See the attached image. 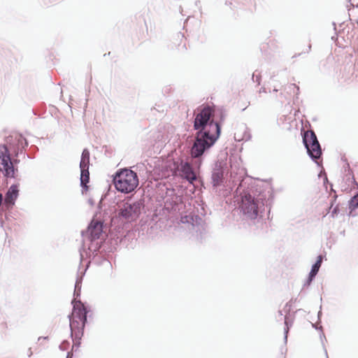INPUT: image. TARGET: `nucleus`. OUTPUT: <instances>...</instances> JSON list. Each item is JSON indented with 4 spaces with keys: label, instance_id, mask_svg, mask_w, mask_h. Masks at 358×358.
Wrapping results in <instances>:
<instances>
[{
    "label": "nucleus",
    "instance_id": "1",
    "mask_svg": "<svg viewBox=\"0 0 358 358\" xmlns=\"http://www.w3.org/2000/svg\"><path fill=\"white\" fill-rule=\"evenodd\" d=\"M225 148V155H228ZM225 156V162H227ZM241 158L231 154L229 157L230 169L225 162V203L229 201L238 204L241 212L247 220H256L264 210V206L273 198L271 188L266 190L255 185L252 177L241 166Z\"/></svg>",
    "mask_w": 358,
    "mask_h": 358
},
{
    "label": "nucleus",
    "instance_id": "2",
    "mask_svg": "<svg viewBox=\"0 0 358 358\" xmlns=\"http://www.w3.org/2000/svg\"><path fill=\"white\" fill-rule=\"evenodd\" d=\"M214 109L208 104L199 106L194 113V143L189 150L190 161L181 160L176 168L180 176L189 183L196 180L205 153L215 143L221 134L222 127L214 117Z\"/></svg>",
    "mask_w": 358,
    "mask_h": 358
},
{
    "label": "nucleus",
    "instance_id": "3",
    "mask_svg": "<svg viewBox=\"0 0 358 358\" xmlns=\"http://www.w3.org/2000/svg\"><path fill=\"white\" fill-rule=\"evenodd\" d=\"M107 220L94 222V218L89 223L86 231H81L83 244L79 250L80 261L83 263H93L97 266H111L106 250L111 251L117 245L110 239V234L103 231V225Z\"/></svg>",
    "mask_w": 358,
    "mask_h": 358
},
{
    "label": "nucleus",
    "instance_id": "4",
    "mask_svg": "<svg viewBox=\"0 0 358 358\" xmlns=\"http://www.w3.org/2000/svg\"><path fill=\"white\" fill-rule=\"evenodd\" d=\"M143 206L142 200L131 203L127 201L119 206L115 215L110 216L103 213L101 218V216L97 219L94 218V222L107 220L108 223L103 225V231L110 234V239L115 245H119L122 243L129 231L130 224L139 217Z\"/></svg>",
    "mask_w": 358,
    "mask_h": 358
},
{
    "label": "nucleus",
    "instance_id": "5",
    "mask_svg": "<svg viewBox=\"0 0 358 358\" xmlns=\"http://www.w3.org/2000/svg\"><path fill=\"white\" fill-rule=\"evenodd\" d=\"M80 294L81 287L74 286L73 299L71 301L72 313L68 315L73 348H76V350L80 346L88 314L91 312L90 306L80 299Z\"/></svg>",
    "mask_w": 358,
    "mask_h": 358
},
{
    "label": "nucleus",
    "instance_id": "6",
    "mask_svg": "<svg viewBox=\"0 0 358 358\" xmlns=\"http://www.w3.org/2000/svg\"><path fill=\"white\" fill-rule=\"evenodd\" d=\"M113 183L118 192L131 193L139 184L138 176L136 172L129 168L120 169L113 176Z\"/></svg>",
    "mask_w": 358,
    "mask_h": 358
},
{
    "label": "nucleus",
    "instance_id": "7",
    "mask_svg": "<svg viewBox=\"0 0 358 358\" xmlns=\"http://www.w3.org/2000/svg\"><path fill=\"white\" fill-rule=\"evenodd\" d=\"M7 144L10 157L13 156V164H17L20 160L18 157L20 155H24L29 159H34V156L30 154H25L24 150L29 145V142L27 138L22 134L17 132L11 133L10 135L5 138V143Z\"/></svg>",
    "mask_w": 358,
    "mask_h": 358
},
{
    "label": "nucleus",
    "instance_id": "8",
    "mask_svg": "<svg viewBox=\"0 0 358 358\" xmlns=\"http://www.w3.org/2000/svg\"><path fill=\"white\" fill-rule=\"evenodd\" d=\"M206 214L203 206L198 204L197 207L194 206L193 209L189 208L185 213H181L180 221L182 224H187L189 228L191 227L196 232L201 234L203 229L202 217Z\"/></svg>",
    "mask_w": 358,
    "mask_h": 358
},
{
    "label": "nucleus",
    "instance_id": "9",
    "mask_svg": "<svg viewBox=\"0 0 358 358\" xmlns=\"http://www.w3.org/2000/svg\"><path fill=\"white\" fill-rule=\"evenodd\" d=\"M302 141L309 157L320 166L318 160L322 156V150L314 131L309 130L304 132L302 134Z\"/></svg>",
    "mask_w": 358,
    "mask_h": 358
},
{
    "label": "nucleus",
    "instance_id": "10",
    "mask_svg": "<svg viewBox=\"0 0 358 358\" xmlns=\"http://www.w3.org/2000/svg\"><path fill=\"white\" fill-rule=\"evenodd\" d=\"M0 171L8 179H15L17 168L13 164L7 144H0Z\"/></svg>",
    "mask_w": 358,
    "mask_h": 358
},
{
    "label": "nucleus",
    "instance_id": "11",
    "mask_svg": "<svg viewBox=\"0 0 358 358\" xmlns=\"http://www.w3.org/2000/svg\"><path fill=\"white\" fill-rule=\"evenodd\" d=\"M210 183L213 190L215 192L224 185V162L221 159H218L214 164Z\"/></svg>",
    "mask_w": 358,
    "mask_h": 358
},
{
    "label": "nucleus",
    "instance_id": "12",
    "mask_svg": "<svg viewBox=\"0 0 358 358\" xmlns=\"http://www.w3.org/2000/svg\"><path fill=\"white\" fill-rule=\"evenodd\" d=\"M19 183L11 185L5 194V203L8 208H13L19 196Z\"/></svg>",
    "mask_w": 358,
    "mask_h": 358
},
{
    "label": "nucleus",
    "instance_id": "13",
    "mask_svg": "<svg viewBox=\"0 0 358 358\" xmlns=\"http://www.w3.org/2000/svg\"><path fill=\"white\" fill-rule=\"evenodd\" d=\"M239 131L234 133V140L236 141H248L250 140L252 136L247 125L241 123L238 126Z\"/></svg>",
    "mask_w": 358,
    "mask_h": 358
},
{
    "label": "nucleus",
    "instance_id": "14",
    "mask_svg": "<svg viewBox=\"0 0 358 358\" xmlns=\"http://www.w3.org/2000/svg\"><path fill=\"white\" fill-rule=\"evenodd\" d=\"M89 268V263H86L85 266L83 265L81 262H80V265L78 267V271L77 273V277L75 282V287H82V282L83 280V277L85 275L87 270Z\"/></svg>",
    "mask_w": 358,
    "mask_h": 358
},
{
    "label": "nucleus",
    "instance_id": "15",
    "mask_svg": "<svg viewBox=\"0 0 358 358\" xmlns=\"http://www.w3.org/2000/svg\"><path fill=\"white\" fill-rule=\"evenodd\" d=\"M80 186L83 189L87 190V183L90 182V171L89 168L80 169Z\"/></svg>",
    "mask_w": 358,
    "mask_h": 358
},
{
    "label": "nucleus",
    "instance_id": "16",
    "mask_svg": "<svg viewBox=\"0 0 358 358\" xmlns=\"http://www.w3.org/2000/svg\"><path fill=\"white\" fill-rule=\"evenodd\" d=\"M90 152L87 148L83 149L81 157H80V169H85V168H89L90 167Z\"/></svg>",
    "mask_w": 358,
    "mask_h": 358
},
{
    "label": "nucleus",
    "instance_id": "17",
    "mask_svg": "<svg viewBox=\"0 0 358 358\" xmlns=\"http://www.w3.org/2000/svg\"><path fill=\"white\" fill-rule=\"evenodd\" d=\"M341 159L345 162V164L344 165L343 168L345 169V171L347 172V173L345 174L346 180H352L353 184L357 185L358 187V183L355 178L352 170L351 169L349 163L347 162V159L345 157H342Z\"/></svg>",
    "mask_w": 358,
    "mask_h": 358
},
{
    "label": "nucleus",
    "instance_id": "18",
    "mask_svg": "<svg viewBox=\"0 0 358 358\" xmlns=\"http://www.w3.org/2000/svg\"><path fill=\"white\" fill-rule=\"evenodd\" d=\"M323 259H324V256L322 255H320L317 257V259H316L315 262L311 266V269L310 271V273H312L313 274H315L316 275H317V273L320 271V268L322 266Z\"/></svg>",
    "mask_w": 358,
    "mask_h": 358
},
{
    "label": "nucleus",
    "instance_id": "19",
    "mask_svg": "<svg viewBox=\"0 0 358 358\" xmlns=\"http://www.w3.org/2000/svg\"><path fill=\"white\" fill-rule=\"evenodd\" d=\"M285 320V328H284V342L286 344L287 342L288 334L290 328L292 326L293 322L290 320L288 316L285 315L284 317Z\"/></svg>",
    "mask_w": 358,
    "mask_h": 358
},
{
    "label": "nucleus",
    "instance_id": "20",
    "mask_svg": "<svg viewBox=\"0 0 358 358\" xmlns=\"http://www.w3.org/2000/svg\"><path fill=\"white\" fill-rule=\"evenodd\" d=\"M348 208L350 210V215L355 216L353 212L358 208V199L356 196H353L348 201Z\"/></svg>",
    "mask_w": 358,
    "mask_h": 358
},
{
    "label": "nucleus",
    "instance_id": "21",
    "mask_svg": "<svg viewBox=\"0 0 358 358\" xmlns=\"http://www.w3.org/2000/svg\"><path fill=\"white\" fill-rule=\"evenodd\" d=\"M177 37L178 39H180L181 42L178 45V49L179 51L185 52L187 50L186 46V38H185V36L181 32H179L177 34Z\"/></svg>",
    "mask_w": 358,
    "mask_h": 358
},
{
    "label": "nucleus",
    "instance_id": "22",
    "mask_svg": "<svg viewBox=\"0 0 358 358\" xmlns=\"http://www.w3.org/2000/svg\"><path fill=\"white\" fill-rule=\"evenodd\" d=\"M315 277L316 275L309 272L308 278L303 284V287L310 286L312 282L315 280Z\"/></svg>",
    "mask_w": 358,
    "mask_h": 358
},
{
    "label": "nucleus",
    "instance_id": "23",
    "mask_svg": "<svg viewBox=\"0 0 358 358\" xmlns=\"http://www.w3.org/2000/svg\"><path fill=\"white\" fill-rule=\"evenodd\" d=\"M257 71L256 70L252 76V80L254 83H257L258 85L261 83L262 76L260 73H257Z\"/></svg>",
    "mask_w": 358,
    "mask_h": 358
},
{
    "label": "nucleus",
    "instance_id": "24",
    "mask_svg": "<svg viewBox=\"0 0 358 358\" xmlns=\"http://www.w3.org/2000/svg\"><path fill=\"white\" fill-rule=\"evenodd\" d=\"M317 323H319L318 322L317 323H311V325H312V327L314 328L316 330H319L321 334H320V338L321 340L322 341V338H324V339H326L325 338V335L323 333L322 331V327L320 325V326H318L317 325Z\"/></svg>",
    "mask_w": 358,
    "mask_h": 358
},
{
    "label": "nucleus",
    "instance_id": "25",
    "mask_svg": "<svg viewBox=\"0 0 358 358\" xmlns=\"http://www.w3.org/2000/svg\"><path fill=\"white\" fill-rule=\"evenodd\" d=\"M69 345V342L68 341H63L61 343V344L59 345V348L61 350L64 351V350H67Z\"/></svg>",
    "mask_w": 358,
    "mask_h": 358
},
{
    "label": "nucleus",
    "instance_id": "26",
    "mask_svg": "<svg viewBox=\"0 0 358 358\" xmlns=\"http://www.w3.org/2000/svg\"><path fill=\"white\" fill-rule=\"evenodd\" d=\"M327 184H329L330 185V191L336 194V191L333 189V185L329 182L328 178L325 175L324 178V185L325 186L326 189H327Z\"/></svg>",
    "mask_w": 358,
    "mask_h": 358
},
{
    "label": "nucleus",
    "instance_id": "27",
    "mask_svg": "<svg viewBox=\"0 0 358 358\" xmlns=\"http://www.w3.org/2000/svg\"><path fill=\"white\" fill-rule=\"evenodd\" d=\"M289 89H292L294 90V93L297 96L299 93V87L297 86L295 84H291L289 86Z\"/></svg>",
    "mask_w": 358,
    "mask_h": 358
},
{
    "label": "nucleus",
    "instance_id": "28",
    "mask_svg": "<svg viewBox=\"0 0 358 358\" xmlns=\"http://www.w3.org/2000/svg\"><path fill=\"white\" fill-rule=\"evenodd\" d=\"M339 213V208L336 206L332 210L331 216L335 217Z\"/></svg>",
    "mask_w": 358,
    "mask_h": 358
},
{
    "label": "nucleus",
    "instance_id": "29",
    "mask_svg": "<svg viewBox=\"0 0 358 358\" xmlns=\"http://www.w3.org/2000/svg\"><path fill=\"white\" fill-rule=\"evenodd\" d=\"M78 350V348L76 350V348H72L71 351L67 352L66 358H73V355L72 351L74 350L76 352Z\"/></svg>",
    "mask_w": 358,
    "mask_h": 358
},
{
    "label": "nucleus",
    "instance_id": "30",
    "mask_svg": "<svg viewBox=\"0 0 358 358\" xmlns=\"http://www.w3.org/2000/svg\"><path fill=\"white\" fill-rule=\"evenodd\" d=\"M322 306H320V310L317 313V322L321 323V317H322Z\"/></svg>",
    "mask_w": 358,
    "mask_h": 358
},
{
    "label": "nucleus",
    "instance_id": "31",
    "mask_svg": "<svg viewBox=\"0 0 358 358\" xmlns=\"http://www.w3.org/2000/svg\"><path fill=\"white\" fill-rule=\"evenodd\" d=\"M30 150H32V151H34V152H37V151L38 150V147H37V146H36V145H31V146L30 147Z\"/></svg>",
    "mask_w": 358,
    "mask_h": 358
},
{
    "label": "nucleus",
    "instance_id": "32",
    "mask_svg": "<svg viewBox=\"0 0 358 358\" xmlns=\"http://www.w3.org/2000/svg\"><path fill=\"white\" fill-rule=\"evenodd\" d=\"M32 355H33V352H32V350H31V348H29L28 349V350H27V356H28L29 357H31L32 356Z\"/></svg>",
    "mask_w": 358,
    "mask_h": 358
},
{
    "label": "nucleus",
    "instance_id": "33",
    "mask_svg": "<svg viewBox=\"0 0 358 358\" xmlns=\"http://www.w3.org/2000/svg\"><path fill=\"white\" fill-rule=\"evenodd\" d=\"M259 93H266V89L265 87H261L259 91Z\"/></svg>",
    "mask_w": 358,
    "mask_h": 358
},
{
    "label": "nucleus",
    "instance_id": "34",
    "mask_svg": "<svg viewBox=\"0 0 358 358\" xmlns=\"http://www.w3.org/2000/svg\"><path fill=\"white\" fill-rule=\"evenodd\" d=\"M48 336H40L38 339V341H40L41 340H48Z\"/></svg>",
    "mask_w": 358,
    "mask_h": 358
},
{
    "label": "nucleus",
    "instance_id": "35",
    "mask_svg": "<svg viewBox=\"0 0 358 358\" xmlns=\"http://www.w3.org/2000/svg\"><path fill=\"white\" fill-rule=\"evenodd\" d=\"M336 198H337V195H336V194H335V195L334 196V201H331V206L334 205V201H336Z\"/></svg>",
    "mask_w": 358,
    "mask_h": 358
},
{
    "label": "nucleus",
    "instance_id": "36",
    "mask_svg": "<svg viewBox=\"0 0 358 358\" xmlns=\"http://www.w3.org/2000/svg\"><path fill=\"white\" fill-rule=\"evenodd\" d=\"M301 55H302V52H300V53H299V54H296V55H294L292 57V58H294V57H299V56H301Z\"/></svg>",
    "mask_w": 358,
    "mask_h": 358
},
{
    "label": "nucleus",
    "instance_id": "37",
    "mask_svg": "<svg viewBox=\"0 0 358 358\" xmlns=\"http://www.w3.org/2000/svg\"><path fill=\"white\" fill-rule=\"evenodd\" d=\"M278 315H279V316L282 317V316L283 315V314H282V310H278Z\"/></svg>",
    "mask_w": 358,
    "mask_h": 358
},
{
    "label": "nucleus",
    "instance_id": "38",
    "mask_svg": "<svg viewBox=\"0 0 358 358\" xmlns=\"http://www.w3.org/2000/svg\"><path fill=\"white\" fill-rule=\"evenodd\" d=\"M332 24H333V26H334V29L335 31H336V23H335V22H332Z\"/></svg>",
    "mask_w": 358,
    "mask_h": 358
},
{
    "label": "nucleus",
    "instance_id": "39",
    "mask_svg": "<svg viewBox=\"0 0 358 358\" xmlns=\"http://www.w3.org/2000/svg\"><path fill=\"white\" fill-rule=\"evenodd\" d=\"M89 203H90L91 205H93V203H93V201H92V200L91 199H89Z\"/></svg>",
    "mask_w": 358,
    "mask_h": 358
},
{
    "label": "nucleus",
    "instance_id": "40",
    "mask_svg": "<svg viewBox=\"0 0 358 358\" xmlns=\"http://www.w3.org/2000/svg\"><path fill=\"white\" fill-rule=\"evenodd\" d=\"M355 196H356V198L357 197L358 199V191L355 194Z\"/></svg>",
    "mask_w": 358,
    "mask_h": 358
},
{
    "label": "nucleus",
    "instance_id": "41",
    "mask_svg": "<svg viewBox=\"0 0 358 358\" xmlns=\"http://www.w3.org/2000/svg\"><path fill=\"white\" fill-rule=\"evenodd\" d=\"M325 354L327 355V358H329L328 355H327V351L325 350Z\"/></svg>",
    "mask_w": 358,
    "mask_h": 358
},
{
    "label": "nucleus",
    "instance_id": "42",
    "mask_svg": "<svg viewBox=\"0 0 358 358\" xmlns=\"http://www.w3.org/2000/svg\"><path fill=\"white\" fill-rule=\"evenodd\" d=\"M310 48H311V45H308V51L310 50Z\"/></svg>",
    "mask_w": 358,
    "mask_h": 358
},
{
    "label": "nucleus",
    "instance_id": "43",
    "mask_svg": "<svg viewBox=\"0 0 358 358\" xmlns=\"http://www.w3.org/2000/svg\"><path fill=\"white\" fill-rule=\"evenodd\" d=\"M223 117H224V116H223V114H222V113H221V115H220V117H221V119H222V118H223Z\"/></svg>",
    "mask_w": 358,
    "mask_h": 358
},
{
    "label": "nucleus",
    "instance_id": "44",
    "mask_svg": "<svg viewBox=\"0 0 358 358\" xmlns=\"http://www.w3.org/2000/svg\"><path fill=\"white\" fill-rule=\"evenodd\" d=\"M273 92H278V90L277 89H273Z\"/></svg>",
    "mask_w": 358,
    "mask_h": 358
},
{
    "label": "nucleus",
    "instance_id": "45",
    "mask_svg": "<svg viewBox=\"0 0 358 358\" xmlns=\"http://www.w3.org/2000/svg\"><path fill=\"white\" fill-rule=\"evenodd\" d=\"M331 39H332V40H334V39H335V36H332V37H331Z\"/></svg>",
    "mask_w": 358,
    "mask_h": 358
},
{
    "label": "nucleus",
    "instance_id": "46",
    "mask_svg": "<svg viewBox=\"0 0 358 358\" xmlns=\"http://www.w3.org/2000/svg\"><path fill=\"white\" fill-rule=\"evenodd\" d=\"M246 108H247V107L243 108L242 109V110H243H243H245Z\"/></svg>",
    "mask_w": 358,
    "mask_h": 358
},
{
    "label": "nucleus",
    "instance_id": "47",
    "mask_svg": "<svg viewBox=\"0 0 358 358\" xmlns=\"http://www.w3.org/2000/svg\"><path fill=\"white\" fill-rule=\"evenodd\" d=\"M349 1H350L351 0H348Z\"/></svg>",
    "mask_w": 358,
    "mask_h": 358
}]
</instances>
